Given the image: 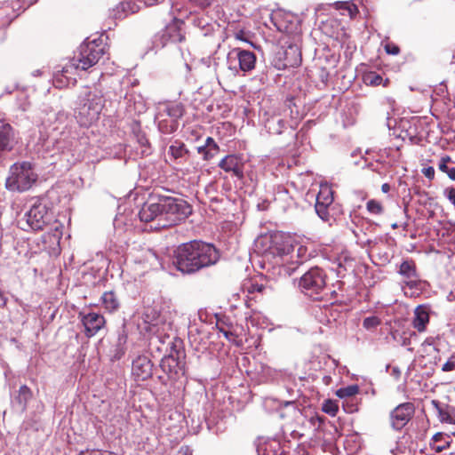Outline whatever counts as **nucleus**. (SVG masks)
Returning <instances> with one entry per match:
<instances>
[{
  "label": "nucleus",
  "instance_id": "nucleus-11",
  "mask_svg": "<svg viewBox=\"0 0 455 455\" xmlns=\"http://www.w3.org/2000/svg\"><path fill=\"white\" fill-rule=\"evenodd\" d=\"M415 412L412 403H403L397 405L390 413L391 426L395 430L403 429L411 419Z\"/></svg>",
  "mask_w": 455,
  "mask_h": 455
},
{
  "label": "nucleus",
  "instance_id": "nucleus-37",
  "mask_svg": "<svg viewBox=\"0 0 455 455\" xmlns=\"http://www.w3.org/2000/svg\"><path fill=\"white\" fill-rule=\"evenodd\" d=\"M135 138L137 142L140 145L142 148L141 154L143 155H148L149 154V141L147 139L145 133L142 132H137L135 133Z\"/></svg>",
  "mask_w": 455,
  "mask_h": 455
},
{
  "label": "nucleus",
  "instance_id": "nucleus-62",
  "mask_svg": "<svg viewBox=\"0 0 455 455\" xmlns=\"http://www.w3.org/2000/svg\"><path fill=\"white\" fill-rule=\"evenodd\" d=\"M286 404H293V402H287Z\"/></svg>",
  "mask_w": 455,
  "mask_h": 455
},
{
  "label": "nucleus",
  "instance_id": "nucleus-10",
  "mask_svg": "<svg viewBox=\"0 0 455 455\" xmlns=\"http://www.w3.org/2000/svg\"><path fill=\"white\" fill-rule=\"evenodd\" d=\"M161 215H163L161 197L158 198L157 202H146L138 213L140 221L146 223L156 222L153 227L155 229L163 228L159 226V223L162 222Z\"/></svg>",
  "mask_w": 455,
  "mask_h": 455
},
{
  "label": "nucleus",
  "instance_id": "nucleus-50",
  "mask_svg": "<svg viewBox=\"0 0 455 455\" xmlns=\"http://www.w3.org/2000/svg\"><path fill=\"white\" fill-rule=\"evenodd\" d=\"M235 36L238 40L247 42V40L244 37V32L243 30H240V31L236 32Z\"/></svg>",
  "mask_w": 455,
  "mask_h": 455
},
{
  "label": "nucleus",
  "instance_id": "nucleus-47",
  "mask_svg": "<svg viewBox=\"0 0 455 455\" xmlns=\"http://www.w3.org/2000/svg\"><path fill=\"white\" fill-rule=\"evenodd\" d=\"M385 51L388 54L397 55L400 52V48L395 44H387L385 45Z\"/></svg>",
  "mask_w": 455,
  "mask_h": 455
},
{
  "label": "nucleus",
  "instance_id": "nucleus-18",
  "mask_svg": "<svg viewBox=\"0 0 455 455\" xmlns=\"http://www.w3.org/2000/svg\"><path fill=\"white\" fill-rule=\"evenodd\" d=\"M17 143L13 128L9 124L0 125V154L11 151Z\"/></svg>",
  "mask_w": 455,
  "mask_h": 455
},
{
  "label": "nucleus",
  "instance_id": "nucleus-42",
  "mask_svg": "<svg viewBox=\"0 0 455 455\" xmlns=\"http://www.w3.org/2000/svg\"><path fill=\"white\" fill-rule=\"evenodd\" d=\"M62 232L59 229V226H56L54 228V232L52 234L48 233L47 235H44V239H49L52 241L54 244L59 245L60 240L61 239Z\"/></svg>",
  "mask_w": 455,
  "mask_h": 455
},
{
  "label": "nucleus",
  "instance_id": "nucleus-39",
  "mask_svg": "<svg viewBox=\"0 0 455 455\" xmlns=\"http://www.w3.org/2000/svg\"><path fill=\"white\" fill-rule=\"evenodd\" d=\"M322 410L323 412L334 417L339 411V406L335 402L331 400H325L323 403Z\"/></svg>",
  "mask_w": 455,
  "mask_h": 455
},
{
  "label": "nucleus",
  "instance_id": "nucleus-23",
  "mask_svg": "<svg viewBox=\"0 0 455 455\" xmlns=\"http://www.w3.org/2000/svg\"><path fill=\"white\" fill-rule=\"evenodd\" d=\"M139 5L132 0H125L116 6V9L114 11L115 17L116 19H124L129 14L139 12Z\"/></svg>",
  "mask_w": 455,
  "mask_h": 455
},
{
  "label": "nucleus",
  "instance_id": "nucleus-48",
  "mask_svg": "<svg viewBox=\"0 0 455 455\" xmlns=\"http://www.w3.org/2000/svg\"><path fill=\"white\" fill-rule=\"evenodd\" d=\"M79 455H116L114 452L108 451H88L86 452H81Z\"/></svg>",
  "mask_w": 455,
  "mask_h": 455
},
{
  "label": "nucleus",
  "instance_id": "nucleus-13",
  "mask_svg": "<svg viewBox=\"0 0 455 455\" xmlns=\"http://www.w3.org/2000/svg\"><path fill=\"white\" fill-rule=\"evenodd\" d=\"M183 21L178 19L168 24L162 33L156 36V40L160 41L161 46L168 43H180L185 39V33L182 31Z\"/></svg>",
  "mask_w": 455,
  "mask_h": 455
},
{
  "label": "nucleus",
  "instance_id": "nucleus-38",
  "mask_svg": "<svg viewBox=\"0 0 455 455\" xmlns=\"http://www.w3.org/2000/svg\"><path fill=\"white\" fill-rule=\"evenodd\" d=\"M368 212L371 214L379 215L383 212L382 204L374 199L369 200L366 204Z\"/></svg>",
  "mask_w": 455,
  "mask_h": 455
},
{
  "label": "nucleus",
  "instance_id": "nucleus-61",
  "mask_svg": "<svg viewBox=\"0 0 455 455\" xmlns=\"http://www.w3.org/2000/svg\"><path fill=\"white\" fill-rule=\"evenodd\" d=\"M299 62H300V60H295L294 64H298V63H299Z\"/></svg>",
  "mask_w": 455,
  "mask_h": 455
},
{
  "label": "nucleus",
  "instance_id": "nucleus-34",
  "mask_svg": "<svg viewBox=\"0 0 455 455\" xmlns=\"http://www.w3.org/2000/svg\"><path fill=\"white\" fill-rule=\"evenodd\" d=\"M165 112L168 116L173 118V121L177 122V119L183 116L184 110L180 104H172L166 107Z\"/></svg>",
  "mask_w": 455,
  "mask_h": 455
},
{
  "label": "nucleus",
  "instance_id": "nucleus-16",
  "mask_svg": "<svg viewBox=\"0 0 455 455\" xmlns=\"http://www.w3.org/2000/svg\"><path fill=\"white\" fill-rule=\"evenodd\" d=\"M219 167L227 172H232L235 177H243V163L241 157L235 155L226 156L219 164Z\"/></svg>",
  "mask_w": 455,
  "mask_h": 455
},
{
  "label": "nucleus",
  "instance_id": "nucleus-19",
  "mask_svg": "<svg viewBox=\"0 0 455 455\" xmlns=\"http://www.w3.org/2000/svg\"><path fill=\"white\" fill-rule=\"evenodd\" d=\"M434 408L437 411V416L442 423L455 425V405L441 403L436 400L432 401Z\"/></svg>",
  "mask_w": 455,
  "mask_h": 455
},
{
  "label": "nucleus",
  "instance_id": "nucleus-51",
  "mask_svg": "<svg viewBox=\"0 0 455 455\" xmlns=\"http://www.w3.org/2000/svg\"><path fill=\"white\" fill-rule=\"evenodd\" d=\"M206 151H207V148H206L204 145L200 146V147H198V148H197V152H198L199 154L204 155V160H205V152H206Z\"/></svg>",
  "mask_w": 455,
  "mask_h": 455
},
{
  "label": "nucleus",
  "instance_id": "nucleus-7",
  "mask_svg": "<svg viewBox=\"0 0 455 455\" xmlns=\"http://www.w3.org/2000/svg\"><path fill=\"white\" fill-rule=\"evenodd\" d=\"M326 277L323 269L311 267L300 277L299 287L306 296L315 300L321 299L327 287Z\"/></svg>",
  "mask_w": 455,
  "mask_h": 455
},
{
  "label": "nucleus",
  "instance_id": "nucleus-14",
  "mask_svg": "<svg viewBox=\"0 0 455 455\" xmlns=\"http://www.w3.org/2000/svg\"><path fill=\"white\" fill-rule=\"evenodd\" d=\"M81 322L84 327V334L91 338L96 335L106 324L104 316L95 312L88 314H79Z\"/></svg>",
  "mask_w": 455,
  "mask_h": 455
},
{
  "label": "nucleus",
  "instance_id": "nucleus-58",
  "mask_svg": "<svg viewBox=\"0 0 455 455\" xmlns=\"http://www.w3.org/2000/svg\"><path fill=\"white\" fill-rule=\"evenodd\" d=\"M388 82H389V81H388V79H387V80L385 81V83L383 84V86H387V84H388Z\"/></svg>",
  "mask_w": 455,
  "mask_h": 455
},
{
  "label": "nucleus",
  "instance_id": "nucleus-17",
  "mask_svg": "<svg viewBox=\"0 0 455 455\" xmlns=\"http://www.w3.org/2000/svg\"><path fill=\"white\" fill-rule=\"evenodd\" d=\"M232 53L235 54V57L238 60L239 68L241 71L246 73L255 68L256 55L252 52L235 48L232 51Z\"/></svg>",
  "mask_w": 455,
  "mask_h": 455
},
{
  "label": "nucleus",
  "instance_id": "nucleus-32",
  "mask_svg": "<svg viewBox=\"0 0 455 455\" xmlns=\"http://www.w3.org/2000/svg\"><path fill=\"white\" fill-rule=\"evenodd\" d=\"M16 103L19 109H20L23 112L28 111L29 109L31 103L29 100V97L25 91H20L18 92L16 97Z\"/></svg>",
  "mask_w": 455,
  "mask_h": 455
},
{
  "label": "nucleus",
  "instance_id": "nucleus-27",
  "mask_svg": "<svg viewBox=\"0 0 455 455\" xmlns=\"http://www.w3.org/2000/svg\"><path fill=\"white\" fill-rule=\"evenodd\" d=\"M127 341V334L125 330L123 328L118 333L115 353L113 357L116 360L120 359L125 353V344Z\"/></svg>",
  "mask_w": 455,
  "mask_h": 455
},
{
  "label": "nucleus",
  "instance_id": "nucleus-43",
  "mask_svg": "<svg viewBox=\"0 0 455 455\" xmlns=\"http://www.w3.org/2000/svg\"><path fill=\"white\" fill-rule=\"evenodd\" d=\"M158 128L164 133H171L176 130L177 122L172 121V124L170 126H168L165 121L160 120L158 121Z\"/></svg>",
  "mask_w": 455,
  "mask_h": 455
},
{
  "label": "nucleus",
  "instance_id": "nucleus-44",
  "mask_svg": "<svg viewBox=\"0 0 455 455\" xmlns=\"http://www.w3.org/2000/svg\"><path fill=\"white\" fill-rule=\"evenodd\" d=\"M193 23L195 27H197L201 30L205 29L206 32L209 30L207 28L210 26V24L204 18H196L194 19Z\"/></svg>",
  "mask_w": 455,
  "mask_h": 455
},
{
  "label": "nucleus",
  "instance_id": "nucleus-36",
  "mask_svg": "<svg viewBox=\"0 0 455 455\" xmlns=\"http://www.w3.org/2000/svg\"><path fill=\"white\" fill-rule=\"evenodd\" d=\"M363 80L366 84L378 86L382 84L383 78L380 75L376 72H369L364 75Z\"/></svg>",
  "mask_w": 455,
  "mask_h": 455
},
{
  "label": "nucleus",
  "instance_id": "nucleus-22",
  "mask_svg": "<svg viewBox=\"0 0 455 455\" xmlns=\"http://www.w3.org/2000/svg\"><path fill=\"white\" fill-rule=\"evenodd\" d=\"M32 397V391L28 387L23 385L20 387L18 395L13 399V406L19 411H24L27 408L28 402Z\"/></svg>",
  "mask_w": 455,
  "mask_h": 455
},
{
  "label": "nucleus",
  "instance_id": "nucleus-35",
  "mask_svg": "<svg viewBox=\"0 0 455 455\" xmlns=\"http://www.w3.org/2000/svg\"><path fill=\"white\" fill-rule=\"evenodd\" d=\"M331 204L315 202V209L317 215L324 221H328L330 220V213L328 208Z\"/></svg>",
  "mask_w": 455,
  "mask_h": 455
},
{
  "label": "nucleus",
  "instance_id": "nucleus-1",
  "mask_svg": "<svg viewBox=\"0 0 455 455\" xmlns=\"http://www.w3.org/2000/svg\"><path fill=\"white\" fill-rule=\"evenodd\" d=\"M220 258V252L214 244L193 240L176 247L172 263L182 274L194 275L216 265Z\"/></svg>",
  "mask_w": 455,
  "mask_h": 455
},
{
  "label": "nucleus",
  "instance_id": "nucleus-53",
  "mask_svg": "<svg viewBox=\"0 0 455 455\" xmlns=\"http://www.w3.org/2000/svg\"><path fill=\"white\" fill-rule=\"evenodd\" d=\"M381 190L383 193H387L390 191V186L389 184L387 183H384L382 186H381Z\"/></svg>",
  "mask_w": 455,
  "mask_h": 455
},
{
  "label": "nucleus",
  "instance_id": "nucleus-6",
  "mask_svg": "<svg viewBox=\"0 0 455 455\" xmlns=\"http://www.w3.org/2000/svg\"><path fill=\"white\" fill-rule=\"evenodd\" d=\"M271 252L276 257V264H280V274L287 276L291 275L299 267L298 260L289 261L288 257L292 258L294 246L290 239H284L281 235L273 238Z\"/></svg>",
  "mask_w": 455,
  "mask_h": 455
},
{
  "label": "nucleus",
  "instance_id": "nucleus-31",
  "mask_svg": "<svg viewBox=\"0 0 455 455\" xmlns=\"http://www.w3.org/2000/svg\"><path fill=\"white\" fill-rule=\"evenodd\" d=\"M359 393V387L357 385H349L341 388H339L336 391V395L339 398L344 399L355 396Z\"/></svg>",
  "mask_w": 455,
  "mask_h": 455
},
{
  "label": "nucleus",
  "instance_id": "nucleus-45",
  "mask_svg": "<svg viewBox=\"0 0 455 455\" xmlns=\"http://www.w3.org/2000/svg\"><path fill=\"white\" fill-rule=\"evenodd\" d=\"M213 0H189V3L200 9L209 7L212 4Z\"/></svg>",
  "mask_w": 455,
  "mask_h": 455
},
{
  "label": "nucleus",
  "instance_id": "nucleus-5",
  "mask_svg": "<svg viewBox=\"0 0 455 455\" xmlns=\"http://www.w3.org/2000/svg\"><path fill=\"white\" fill-rule=\"evenodd\" d=\"M163 206L162 222L159 226L165 228L184 221L191 213V205L181 198L161 196Z\"/></svg>",
  "mask_w": 455,
  "mask_h": 455
},
{
  "label": "nucleus",
  "instance_id": "nucleus-56",
  "mask_svg": "<svg viewBox=\"0 0 455 455\" xmlns=\"http://www.w3.org/2000/svg\"><path fill=\"white\" fill-rule=\"evenodd\" d=\"M158 378H159V379H160L163 383H164V384L166 383V379H164V377L159 376Z\"/></svg>",
  "mask_w": 455,
  "mask_h": 455
},
{
  "label": "nucleus",
  "instance_id": "nucleus-21",
  "mask_svg": "<svg viewBox=\"0 0 455 455\" xmlns=\"http://www.w3.org/2000/svg\"><path fill=\"white\" fill-rule=\"evenodd\" d=\"M452 443L453 439L450 434L439 432L431 438L430 447L435 452H442L449 448Z\"/></svg>",
  "mask_w": 455,
  "mask_h": 455
},
{
  "label": "nucleus",
  "instance_id": "nucleus-24",
  "mask_svg": "<svg viewBox=\"0 0 455 455\" xmlns=\"http://www.w3.org/2000/svg\"><path fill=\"white\" fill-rule=\"evenodd\" d=\"M102 305L108 312L116 311L120 307L119 299L112 291H106L101 296Z\"/></svg>",
  "mask_w": 455,
  "mask_h": 455
},
{
  "label": "nucleus",
  "instance_id": "nucleus-60",
  "mask_svg": "<svg viewBox=\"0 0 455 455\" xmlns=\"http://www.w3.org/2000/svg\"><path fill=\"white\" fill-rule=\"evenodd\" d=\"M392 228H397V224H396V223L393 224V225H392Z\"/></svg>",
  "mask_w": 455,
  "mask_h": 455
},
{
  "label": "nucleus",
  "instance_id": "nucleus-40",
  "mask_svg": "<svg viewBox=\"0 0 455 455\" xmlns=\"http://www.w3.org/2000/svg\"><path fill=\"white\" fill-rule=\"evenodd\" d=\"M380 323H381V320L378 316L371 315V316L364 318V320L363 322V326L366 330H373L376 327H378Z\"/></svg>",
  "mask_w": 455,
  "mask_h": 455
},
{
  "label": "nucleus",
  "instance_id": "nucleus-2",
  "mask_svg": "<svg viewBox=\"0 0 455 455\" xmlns=\"http://www.w3.org/2000/svg\"><path fill=\"white\" fill-rule=\"evenodd\" d=\"M105 100L101 91L86 89L79 96V105L75 116L81 126L88 127L95 123L104 108Z\"/></svg>",
  "mask_w": 455,
  "mask_h": 455
},
{
  "label": "nucleus",
  "instance_id": "nucleus-52",
  "mask_svg": "<svg viewBox=\"0 0 455 455\" xmlns=\"http://www.w3.org/2000/svg\"><path fill=\"white\" fill-rule=\"evenodd\" d=\"M220 331L223 333V335L228 339H230L231 337L234 336L233 332L231 331H224L222 329H220Z\"/></svg>",
  "mask_w": 455,
  "mask_h": 455
},
{
  "label": "nucleus",
  "instance_id": "nucleus-25",
  "mask_svg": "<svg viewBox=\"0 0 455 455\" xmlns=\"http://www.w3.org/2000/svg\"><path fill=\"white\" fill-rule=\"evenodd\" d=\"M169 154L176 160L178 159H187L189 156L190 152L186 148L183 142L179 140L174 141L169 148Z\"/></svg>",
  "mask_w": 455,
  "mask_h": 455
},
{
  "label": "nucleus",
  "instance_id": "nucleus-20",
  "mask_svg": "<svg viewBox=\"0 0 455 455\" xmlns=\"http://www.w3.org/2000/svg\"><path fill=\"white\" fill-rule=\"evenodd\" d=\"M430 308L427 305H419L414 310L413 327L419 332L425 331L429 323Z\"/></svg>",
  "mask_w": 455,
  "mask_h": 455
},
{
  "label": "nucleus",
  "instance_id": "nucleus-4",
  "mask_svg": "<svg viewBox=\"0 0 455 455\" xmlns=\"http://www.w3.org/2000/svg\"><path fill=\"white\" fill-rule=\"evenodd\" d=\"M104 53V47L95 40L83 43L73 57L71 64L62 68V75L67 76L71 68L87 70L98 63Z\"/></svg>",
  "mask_w": 455,
  "mask_h": 455
},
{
  "label": "nucleus",
  "instance_id": "nucleus-30",
  "mask_svg": "<svg viewBox=\"0 0 455 455\" xmlns=\"http://www.w3.org/2000/svg\"><path fill=\"white\" fill-rule=\"evenodd\" d=\"M450 162L451 158L449 156L442 157L438 164V168L443 172H445L451 180H455V166L448 165Z\"/></svg>",
  "mask_w": 455,
  "mask_h": 455
},
{
  "label": "nucleus",
  "instance_id": "nucleus-41",
  "mask_svg": "<svg viewBox=\"0 0 455 455\" xmlns=\"http://www.w3.org/2000/svg\"><path fill=\"white\" fill-rule=\"evenodd\" d=\"M441 371L443 372H451L455 371V352L452 353L441 365Z\"/></svg>",
  "mask_w": 455,
  "mask_h": 455
},
{
  "label": "nucleus",
  "instance_id": "nucleus-57",
  "mask_svg": "<svg viewBox=\"0 0 455 455\" xmlns=\"http://www.w3.org/2000/svg\"><path fill=\"white\" fill-rule=\"evenodd\" d=\"M450 435H451V438L454 440L455 439V431L451 432Z\"/></svg>",
  "mask_w": 455,
  "mask_h": 455
},
{
  "label": "nucleus",
  "instance_id": "nucleus-49",
  "mask_svg": "<svg viewBox=\"0 0 455 455\" xmlns=\"http://www.w3.org/2000/svg\"><path fill=\"white\" fill-rule=\"evenodd\" d=\"M422 172L427 179L433 180L435 178V169L433 167L424 168Z\"/></svg>",
  "mask_w": 455,
  "mask_h": 455
},
{
  "label": "nucleus",
  "instance_id": "nucleus-33",
  "mask_svg": "<svg viewBox=\"0 0 455 455\" xmlns=\"http://www.w3.org/2000/svg\"><path fill=\"white\" fill-rule=\"evenodd\" d=\"M204 146L207 148L205 160H210L214 157L220 150L218 144L212 137L206 139Z\"/></svg>",
  "mask_w": 455,
  "mask_h": 455
},
{
  "label": "nucleus",
  "instance_id": "nucleus-54",
  "mask_svg": "<svg viewBox=\"0 0 455 455\" xmlns=\"http://www.w3.org/2000/svg\"><path fill=\"white\" fill-rule=\"evenodd\" d=\"M188 448H180L177 455H187Z\"/></svg>",
  "mask_w": 455,
  "mask_h": 455
},
{
  "label": "nucleus",
  "instance_id": "nucleus-46",
  "mask_svg": "<svg viewBox=\"0 0 455 455\" xmlns=\"http://www.w3.org/2000/svg\"><path fill=\"white\" fill-rule=\"evenodd\" d=\"M443 195L455 207V187L446 188L443 191Z\"/></svg>",
  "mask_w": 455,
  "mask_h": 455
},
{
  "label": "nucleus",
  "instance_id": "nucleus-55",
  "mask_svg": "<svg viewBox=\"0 0 455 455\" xmlns=\"http://www.w3.org/2000/svg\"><path fill=\"white\" fill-rule=\"evenodd\" d=\"M330 381H331V377H329V376H325V377H323V382H324L326 385H328V384L330 383Z\"/></svg>",
  "mask_w": 455,
  "mask_h": 455
},
{
  "label": "nucleus",
  "instance_id": "nucleus-9",
  "mask_svg": "<svg viewBox=\"0 0 455 455\" xmlns=\"http://www.w3.org/2000/svg\"><path fill=\"white\" fill-rule=\"evenodd\" d=\"M398 274L403 277V283L406 287L417 291L423 289L424 282L419 278L414 260H403L399 266Z\"/></svg>",
  "mask_w": 455,
  "mask_h": 455
},
{
  "label": "nucleus",
  "instance_id": "nucleus-12",
  "mask_svg": "<svg viewBox=\"0 0 455 455\" xmlns=\"http://www.w3.org/2000/svg\"><path fill=\"white\" fill-rule=\"evenodd\" d=\"M180 356V353L178 352L177 356L170 355L161 360L160 367L169 380H177L185 374V363Z\"/></svg>",
  "mask_w": 455,
  "mask_h": 455
},
{
  "label": "nucleus",
  "instance_id": "nucleus-59",
  "mask_svg": "<svg viewBox=\"0 0 455 455\" xmlns=\"http://www.w3.org/2000/svg\"><path fill=\"white\" fill-rule=\"evenodd\" d=\"M352 261H353L352 259H346V262H347V263H350V264H351V263H352Z\"/></svg>",
  "mask_w": 455,
  "mask_h": 455
},
{
  "label": "nucleus",
  "instance_id": "nucleus-8",
  "mask_svg": "<svg viewBox=\"0 0 455 455\" xmlns=\"http://www.w3.org/2000/svg\"><path fill=\"white\" fill-rule=\"evenodd\" d=\"M52 220V214L45 204L36 200L25 213L23 219L19 220L20 228L24 230H42Z\"/></svg>",
  "mask_w": 455,
  "mask_h": 455
},
{
  "label": "nucleus",
  "instance_id": "nucleus-3",
  "mask_svg": "<svg viewBox=\"0 0 455 455\" xmlns=\"http://www.w3.org/2000/svg\"><path fill=\"white\" fill-rule=\"evenodd\" d=\"M37 180V174L29 162L12 164L5 181V188L12 192H25Z\"/></svg>",
  "mask_w": 455,
  "mask_h": 455
},
{
  "label": "nucleus",
  "instance_id": "nucleus-15",
  "mask_svg": "<svg viewBox=\"0 0 455 455\" xmlns=\"http://www.w3.org/2000/svg\"><path fill=\"white\" fill-rule=\"evenodd\" d=\"M132 373L136 380L144 381L152 377L153 363L146 355H139L133 360Z\"/></svg>",
  "mask_w": 455,
  "mask_h": 455
},
{
  "label": "nucleus",
  "instance_id": "nucleus-29",
  "mask_svg": "<svg viewBox=\"0 0 455 455\" xmlns=\"http://www.w3.org/2000/svg\"><path fill=\"white\" fill-rule=\"evenodd\" d=\"M265 288L266 287L262 283H259L252 279L245 280L242 284L243 291H247L249 294L254 292L262 293Z\"/></svg>",
  "mask_w": 455,
  "mask_h": 455
},
{
  "label": "nucleus",
  "instance_id": "nucleus-26",
  "mask_svg": "<svg viewBox=\"0 0 455 455\" xmlns=\"http://www.w3.org/2000/svg\"><path fill=\"white\" fill-rule=\"evenodd\" d=\"M285 121L279 117H270L266 122V128L271 134H281L285 128Z\"/></svg>",
  "mask_w": 455,
  "mask_h": 455
},
{
  "label": "nucleus",
  "instance_id": "nucleus-28",
  "mask_svg": "<svg viewBox=\"0 0 455 455\" xmlns=\"http://www.w3.org/2000/svg\"><path fill=\"white\" fill-rule=\"evenodd\" d=\"M316 202L331 204L333 202L332 189L327 185L321 186L320 190L316 196Z\"/></svg>",
  "mask_w": 455,
  "mask_h": 455
}]
</instances>
